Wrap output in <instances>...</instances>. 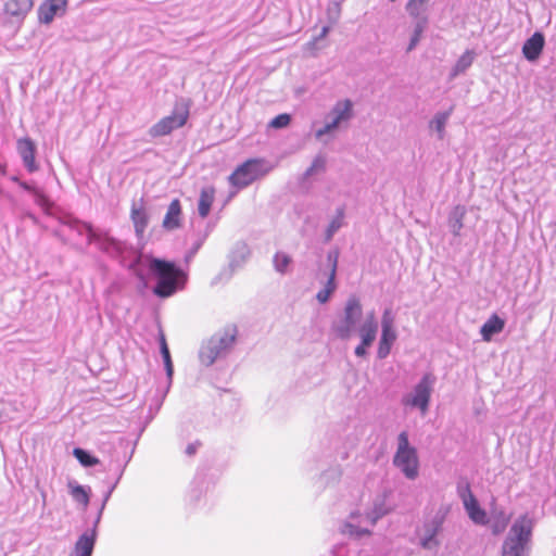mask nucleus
<instances>
[{
  "mask_svg": "<svg viewBox=\"0 0 556 556\" xmlns=\"http://www.w3.org/2000/svg\"><path fill=\"white\" fill-rule=\"evenodd\" d=\"M344 216V207H338L334 217L331 219L325 231L326 242H329L333 238L334 233L343 226Z\"/></svg>",
  "mask_w": 556,
  "mask_h": 556,
  "instance_id": "31",
  "label": "nucleus"
},
{
  "mask_svg": "<svg viewBox=\"0 0 556 556\" xmlns=\"http://www.w3.org/2000/svg\"><path fill=\"white\" fill-rule=\"evenodd\" d=\"M533 526L528 514L519 516L503 542L502 556H526L530 551Z\"/></svg>",
  "mask_w": 556,
  "mask_h": 556,
  "instance_id": "2",
  "label": "nucleus"
},
{
  "mask_svg": "<svg viewBox=\"0 0 556 556\" xmlns=\"http://www.w3.org/2000/svg\"><path fill=\"white\" fill-rule=\"evenodd\" d=\"M457 495L462 500L463 504L465 503V501L468 502L469 500H472L476 497L471 492L469 482L466 480L458 482Z\"/></svg>",
  "mask_w": 556,
  "mask_h": 556,
  "instance_id": "40",
  "label": "nucleus"
},
{
  "mask_svg": "<svg viewBox=\"0 0 556 556\" xmlns=\"http://www.w3.org/2000/svg\"><path fill=\"white\" fill-rule=\"evenodd\" d=\"M328 33H329V27L328 26H324L321 28L320 35H319V37L317 39H321V38L326 37Z\"/></svg>",
  "mask_w": 556,
  "mask_h": 556,
  "instance_id": "49",
  "label": "nucleus"
},
{
  "mask_svg": "<svg viewBox=\"0 0 556 556\" xmlns=\"http://www.w3.org/2000/svg\"><path fill=\"white\" fill-rule=\"evenodd\" d=\"M70 556H92V540L86 536L76 542Z\"/></svg>",
  "mask_w": 556,
  "mask_h": 556,
  "instance_id": "34",
  "label": "nucleus"
},
{
  "mask_svg": "<svg viewBox=\"0 0 556 556\" xmlns=\"http://www.w3.org/2000/svg\"><path fill=\"white\" fill-rule=\"evenodd\" d=\"M326 169V159L323 155H317L311 166L305 170L304 178H308L315 174L321 173Z\"/></svg>",
  "mask_w": 556,
  "mask_h": 556,
  "instance_id": "38",
  "label": "nucleus"
},
{
  "mask_svg": "<svg viewBox=\"0 0 556 556\" xmlns=\"http://www.w3.org/2000/svg\"><path fill=\"white\" fill-rule=\"evenodd\" d=\"M265 165L262 160H248L229 176V182L239 189L245 188L267 173Z\"/></svg>",
  "mask_w": 556,
  "mask_h": 556,
  "instance_id": "10",
  "label": "nucleus"
},
{
  "mask_svg": "<svg viewBox=\"0 0 556 556\" xmlns=\"http://www.w3.org/2000/svg\"><path fill=\"white\" fill-rule=\"evenodd\" d=\"M0 170L3 172V166L0 164Z\"/></svg>",
  "mask_w": 556,
  "mask_h": 556,
  "instance_id": "53",
  "label": "nucleus"
},
{
  "mask_svg": "<svg viewBox=\"0 0 556 556\" xmlns=\"http://www.w3.org/2000/svg\"><path fill=\"white\" fill-rule=\"evenodd\" d=\"M331 556H349L350 546L346 543H339L331 548Z\"/></svg>",
  "mask_w": 556,
  "mask_h": 556,
  "instance_id": "44",
  "label": "nucleus"
},
{
  "mask_svg": "<svg viewBox=\"0 0 556 556\" xmlns=\"http://www.w3.org/2000/svg\"><path fill=\"white\" fill-rule=\"evenodd\" d=\"M34 195H35V201L36 203L41 206L42 208L45 210H48L49 208V200L48 198L43 194L42 191L40 190H34Z\"/></svg>",
  "mask_w": 556,
  "mask_h": 556,
  "instance_id": "45",
  "label": "nucleus"
},
{
  "mask_svg": "<svg viewBox=\"0 0 556 556\" xmlns=\"http://www.w3.org/2000/svg\"><path fill=\"white\" fill-rule=\"evenodd\" d=\"M465 214V207L458 205L448 215V228L455 237L460 236V231L464 227L463 220Z\"/></svg>",
  "mask_w": 556,
  "mask_h": 556,
  "instance_id": "28",
  "label": "nucleus"
},
{
  "mask_svg": "<svg viewBox=\"0 0 556 556\" xmlns=\"http://www.w3.org/2000/svg\"><path fill=\"white\" fill-rule=\"evenodd\" d=\"M17 153L20 154L24 167L28 173H35L38 170V165L36 163V144L35 142L28 138H21L16 142Z\"/></svg>",
  "mask_w": 556,
  "mask_h": 556,
  "instance_id": "16",
  "label": "nucleus"
},
{
  "mask_svg": "<svg viewBox=\"0 0 556 556\" xmlns=\"http://www.w3.org/2000/svg\"><path fill=\"white\" fill-rule=\"evenodd\" d=\"M381 328H395L394 327V315L391 308H386L381 317Z\"/></svg>",
  "mask_w": 556,
  "mask_h": 556,
  "instance_id": "43",
  "label": "nucleus"
},
{
  "mask_svg": "<svg viewBox=\"0 0 556 556\" xmlns=\"http://www.w3.org/2000/svg\"><path fill=\"white\" fill-rule=\"evenodd\" d=\"M505 320L497 314L491 315L490 318L481 326L480 334L482 340L490 342L493 336L501 333L504 330Z\"/></svg>",
  "mask_w": 556,
  "mask_h": 556,
  "instance_id": "21",
  "label": "nucleus"
},
{
  "mask_svg": "<svg viewBox=\"0 0 556 556\" xmlns=\"http://www.w3.org/2000/svg\"><path fill=\"white\" fill-rule=\"evenodd\" d=\"M18 185L26 191H29V192H33L34 193V190H37L36 188H34L33 186H30L29 184L25 182V181H18Z\"/></svg>",
  "mask_w": 556,
  "mask_h": 556,
  "instance_id": "47",
  "label": "nucleus"
},
{
  "mask_svg": "<svg viewBox=\"0 0 556 556\" xmlns=\"http://www.w3.org/2000/svg\"><path fill=\"white\" fill-rule=\"evenodd\" d=\"M353 108L354 104L350 99L337 101L326 115L324 126L315 131V137L321 139L324 136L348 125L354 116Z\"/></svg>",
  "mask_w": 556,
  "mask_h": 556,
  "instance_id": "6",
  "label": "nucleus"
},
{
  "mask_svg": "<svg viewBox=\"0 0 556 556\" xmlns=\"http://www.w3.org/2000/svg\"><path fill=\"white\" fill-rule=\"evenodd\" d=\"M199 445H200V443H198V442L188 444V446L186 447V454L189 456L194 455L198 451Z\"/></svg>",
  "mask_w": 556,
  "mask_h": 556,
  "instance_id": "46",
  "label": "nucleus"
},
{
  "mask_svg": "<svg viewBox=\"0 0 556 556\" xmlns=\"http://www.w3.org/2000/svg\"><path fill=\"white\" fill-rule=\"evenodd\" d=\"M148 263V268L156 278V285L153 292L159 298H168L182 289L186 282V275L174 263L155 258L148 255H138L134 265Z\"/></svg>",
  "mask_w": 556,
  "mask_h": 556,
  "instance_id": "1",
  "label": "nucleus"
},
{
  "mask_svg": "<svg viewBox=\"0 0 556 556\" xmlns=\"http://www.w3.org/2000/svg\"><path fill=\"white\" fill-rule=\"evenodd\" d=\"M425 30V22H418L416 25H415V28H414V31H413V35L410 37V40H409V43L407 46V52H410L413 51L416 46L418 45V42L420 41V38H421V35Z\"/></svg>",
  "mask_w": 556,
  "mask_h": 556,
  "instance_id": "39",
  "label": "nucleus"
},
{
  "mask_svg": "<svg viewBox=\"0 0 556 556\" xmlns=\"http://www.w3.org/2000/svg\"><path fill=\"white\" fill-rule=\"evenodd\" d=\"M291 122V117L289 114H279L277 115L276 117H274L270 123H269V126L271 128H276V129H279V128H283V127H287Z\"/></svg>",
  "mask_w": 556,
  "mask_h": 556,
  "instance_id": "42",
  "label": "nucleus"
},
{
  "mask_svg": "<svg viewBox=\"0 0 556 556\" xmlns=\"http://www.w3.org/2000/svg\"><path fill=\"white\" fill-rule=\"evenodd\" d=\"M291 257L285 252H277L273 260L276 271L286 274L291 264Z\"/></svg>",
  "mask_w": 556,
  "mask_h": 556,
  "instance_id": "37",
  "label": "nucleus"
},
{
  "mask_svg": "<svg viewBox=\"0 0 556 556\" xmlns=\"http://www.w3.org/2000/svg\"><path fill=\"white\" fill-rule=\"evenodd\" d=\"M73 455L84 467H92L100 463L97 457L92 456L89 452L80 447L74 448Z\"/></svg>",
  "mask_w": 556,
  "mask_h": 556,
  "instance_id": "36",
  "label": "nucleus"
},
{
  "mask_svg": "<svg viewBox=\"0 0 556 556\" xmlns=\"http://www.w3.org/2000/svg\"><path fill=\"white\" fill-rule=\"evenodd\" d=\"M448 514V507H440L435 514L424 521L417 530L419 545L427 551L437 549L440 546L438 534L442 531L443 523Z\"/></svg>",
  "mask_w": 556,
  "mask_h": 556,
  "instance_id": "7",
  "label": "nucleus"
},
{
  "mask_svg": "<svg viewBox=\"0 0 556 556\" xmlns=\"http://www.w3.org/2000/svg\"><path fill=\"white\" fill-rule=\"evenodd\" d=\"M544 43L543 34L535 31L522 46L523 56L530 62L535 61L542 53Z\"/></svg>",
  "mask_w": 556,
  "mask_h": 556,
  "instance_id": "19",
  "label": "nucleus"
},
{
  "mask_svg": "<svg viewBox=\"0 0 556 556\" xmlns=\"http://www.w3.org/2000/svg\"><path fill=\"white\" fill-rule=\"evenodd\" d=\"M189 118V104L181 101L176 103L170 115L163 117L150 129L152 137H163L182 127Z\"/></svg>",
  "mask_w": 556,
  "mask_h": 556,
  "instance_id": "9",
  "label": "nucleus"
},
{
  "mask_svg": "<svg viewBox=\"0 0 556 556\" xmlns=\"http://www.w3.org/2000/svg\"><path fill=\"white\" fill-rule=\"evenodd\" d=\"M215 199V189L213 187H205L200 192L198 202V212L202 218H205Z\"/></svg>",
  "mask_w": 556,
  "mask_h": 556,
  "instance_id": "26",
  "label": "nucleus"
},
{
  "mask_svg": "<svg viewBox=\"0 0 556 556\" xmlns=\"http://www.w3.org/2000/svg\"><path fill=\"white\" fill-rule=\"evenodd\" d=\"M453 109L445 112H438L430 122V128L438 132V138L443 139L445 134L446 123L452 114Z\"/></svg>",
  "mask_w": 556,
  "mask_h": 556,
  "instance_id": "30",
  "label": "nucleus"
},
{
  "mask_svg": "<svg viewBox=\"0 0 556 556\" xmlns=\"http://www.w3.org/2000/svg\"><path fill=\"white\" fill-rule=\"evenodd\" d=\"M137 277L142 280L144 282V276L142 275V273L140 270H137L136 273Z\"/></svg>",
  "mask_w": 556,
  "mask_h": 556,
  "instance_id": "50",
  "label": "nucleus"
},
{
  "mask_svg": "<svg viewBox=\"0 0 556 556\" xmlns=\"http://www.w3.org/2000/svg\"><path fill=\"white\" fill-rule=\"evenodd\" d=\"M12 180H13V181H16V182H18V181H20V180H18V178H17V177H15V176H14V177H12Z\"/></svg>",
  "mask_w": 556,
  "mask_h": 556,
  "instance_id": "51",
  "label": "nucleus"
},
{
  "mask_svg": "<svg viewBox=\"0 0 556 556\" xmlns=\"http://www.w3.org/2000/svg\"><path fill=\"white\" fill-rule=\"evenodd\" d=\"M92 243L112 257H121L128 249L125 242L112 238L106 233L96 232Z\"/></svg>",
  "mask_w": 556,
  "mask_h": 556,
  "instance_id": "15",
  "label": "nucleus"
},
{
  "mask_svg": "<svg viewBox=\"0 0 556 556\" xmlns=\"http://www.w3.org/2000/svg\"><path fill=\"white\" fill-rule=\"evenodd\" d=\"M160 352L164 362V367L166 371V382L162 390H157V400H156V408L159 409L166 396V394L169 391V388L172 386V379L174 374V366L169 353V349L166 343V339L164 334H161L160 337Z\"/></svg>",
  "mask_w": 556,
  "mask_h": 556,
  "instance_id": "14",
  "label": "nucleus"
},
{
  "mask_svg": "<svg viewBox=\"0 0 556 556\" xmlns=\"http://www.w3.org/2000/svg\"><path fill=\"white\" fill-rule=\"evenodd\" d=\"M434 383L435 377L431 372L425 374L419 382L414 387L413 391L402 397L403 405L418 408L422 414H425L429 408Z\"/></svg>",
  "mask_w": 556,
  "mask_h": 556,
  "instance_id": "8",
  "label": "nucleus"
},
{
  "mask_svg": "<svg viewBox=\"0 0 556 556\" xmlns=\"http://www.w3.org/2000/svg\"><path fill=\"white\" fill-rule=\"evenodd\" d=\"M473 62V53L471 51H466L456 62L454 67L452 68L451 76L454 78L462 73H465Z\"/></svg>",
  "mask_w": 556,
  "mask_h": 556,
  "instance_id": "33",
  "label": "nucleus"
},
{
  "mask_svg": "<svg viewBox=\"0 0 556 556\" xmlns=\"http://www.w3.org/2000/svg\"><path fill=\"white\" fill-rule=\"evenodd\" d=\"M389 511L390 508L387 506L386 500L377 497L372 502V506L364 515L352 513L350 520L342 526L341 532L355 538L369 535L371 532L368 527H374Z\"/></svg>",
  "mask_w": 556,
  "mask_h": 556,
  "instance_id": "3",
  "label": "nucleus"
},
{
  "mask_svg": "<svg viewBox=\"0 0 556 556\" xmlns=\"http://www.w3.org/2000/svg\"><path fill=\"white\" fill-rule=\"evenodd\" d=\"M33 8L34 0H8L3 11L14 21L23 22Z\"/></svg>",
  "mask_w": 556,
  "mask_h": 556,
  "instance_id": "17",
  "label": "nucleus"
},
{
  "mask_svg": "<svg viewBox=\"0 0 556 556\" xmlns=\"http://www.w3.org/2000/svg\"><path fill=\"white\" fill-rule=\"evenodd\" d=\"M67 486L73 500L76 503L81 504L83 507L86 508L89 505L90 501V489H86L85 486L76 483L75 481H70Z\"/></svg>",
  "mask_w": 556,
  "mask_h": 556,
  "instance_id": "29",
  "label": "nucleus"
},
{
  "mask_svg": "<svg viewBox=\"0 0 556 556\" xmlns=\"http://www.w3.org/2000/svg\"><path fill=\"white\" fill-rule=\"evenodd\" d=\"M236 341V330L227 329L214 334L200 350V361L205 366H211L217 358L225 356Z\"/></svg>",
  "mask_w": 556,
  "mask_h": 556,
  "instance_id": "5",
  "label": "nucleus"
},
{
  "mask_svg": "<svg viewBox=\"0 0 556 556\" xmlns=\"http://www.w3.org/2000/svg\"><path fill=\"white\" fill-rule=\"evenodd\" d=\"M362 316V305L357 298L351 296L344 307L343 317L333 324V331L338 338L342 340L349 339L354 329L356 323Z\"/></svg>",
  "mask_w": 556,
  "mask_h": 556,
  "instance_id": "11",
  "label": "nucleus"
},
{
  "mask_svg": "<svg viewBox=\"0 0 556 556\" xmlns=\"http://www.w3.org/2000/svg\"><path fill=\"white\" fill-rule=\"evenodd\" d=\"M393 465L409 480H415L419 475L417 450L410 445L406 431H402L397 435V446L393 457Z\"/></svg>",
  "mask_w": 556,
  "mask_h": 556,
  "instance_id": "4",
  "label": "nucleus"
},
{
  "mask_svg": "<svg viewBox=\"0 0 556 556\" xmlns=\"http://www.w3.org/2000/svg\"><path fill=\"white\" fill-rule=\"evenodd\" d=\"M67 9V0H45L37 10L40 24L49 25L56 16H63Z\"/></svg>",
  "mask_w": 556,
  "mask_h": 556,
  "instance_id": "13",
  "label": "nucleus"
},
{
  "mask_svg": "<svg viewBox=\"0 0 556 556\" xmlns=\"http://www.w3.org/2000/svg\"><path fill=\"white\" fill-rule=\"evenodd\" d=\"M190 496H191V498H192L194 502H199V500H200V491H198V490H192V491H191Z\"/></svg>",
  "mask_w": 556,
  "mask_h": 556,
  "instance_id": "48",
  "label": "nucleus"
},
{
  "mask_svg": "<svg viewBox=\"0 0 556 556\" xmlns=\"http://www.w3.org/2000/svg\"><path fill=\"white\" fill-rule=\"evenodd\" d=\"M427 1L428 0H409V2L406 5V10L412 16L417 17L420 15L422 7Z\"/></svg>",
  "mask_w": 556,
  "mask_h": 556,
  "instance_id": "41",
  "label": "nucleus"
},
{
  "mask_svg": "<svg viewBox=\"0 0 556 556\" xmlns=\"http://www.w3.org/2000/svg\"><path fill=\"white\" fill-rule=\"evenodd\" d=\"M377 332L378 321L376 320L375 312H370L357 329V333L361 338V343L354 350L357 357H365L367 355V349L370 348L376 340Z\"/></svg>",
  "mask_w": 556,
  "mask_h": 556,
  "instance_id": "12",
  "label": "nucleus"
},
{
  "mask_svg": "<svg viewBox=\"0 0 556 556\" xmlns=\"http://www.w3.org/2000/svg\"><path fill=\"white\" fill-rule=\"evenodd\" d=\"M134 223L135 231L138 237H142L149 223V217L143 206V202H134L130 213Z\"/></svg>",
  "mask_w": 556,
  "mask_h": 556,
  "instance_id": "20",
  "label": "nucleus"
},
{
  "mask_svg": "<svg viewBox=\"0 0 556 556\" xmlns=\"http://www.w3.org/2000/svg\"><path fill=\"white\" fill-rule=\"evenodd\" d=\"M201 243L195 244L194 252L200 248Z\"/></svg>",
  "mask_w": 556,
  "mask_h": 556,
  "instance_id": "52",
  "label": "nucleus"
},
{
  "mask_svg": "<svg viewBox=\"0 0 556 556\" xmlns=\"http://www.w3.org/2000/svg\"><path fill=\"white\" fill-rule=\"evenodd\" d=\"M463 505L466 513L468 514V517L471 519L472 522L481 526L488 523L486 513L484 509L480 507L476 497L469 500L468 502L465 501Z\"/></svg>",
  "mask_w": 556,
  "mask_h": 556,
  "instance_id": "25",
  "label": "nucleus"
},
{
  "mask_svg": "<svg viewBox=\"0 0 556 556\" xmlns=\"http://www.w3.org/2000/svg\"><path fill=\"white\" fill-rule=\"evenodd\" d=\"M250 255L249 247L245 243L239 242L236 244L229 257V266L231 269L241 267Z\"/></svg>",
  "mask_w": 556,
  "mask_h": 556,
  "instance_id": "27",
  "label": "nucleus"
},
{
  "mask_svg": "<svg viewBox=\"0 0 556 556\" xmlns=\"http://www.w3.org/2000/svg\"><path fill=\"white\" fill-rule=\"evenodd\" d=\"M115 488H113L112 485L109 488V490L105 492L104 496H103V501H102V504L100 506V509H99V513L97 515V518L93 522V526L92 528L86 530L83 534L79 535V538L77 539L76 542H79L83 538H88L89 540L91 539L92 540V549L94 548V545H96V541H97V536H98V525L101 520V517H102V513L105 508V505L108 503V501L110 500L113 491H114Z\"/></svg>",
  "mask_w": 556,
  "mask_h": 556,
  "instance_id": "24",
  "label": "nucleus"
},
{
  "mask_svg": "<svg viewBox=\"0 0 556 556\" xmlns=\"http://www.w3.org/2000/svg\"><path fill=\"white\" fill-rule=\"evenodd\" d=\"M181 205L178 199H174L163 219V227L167 230H174L180 226Z\"/></svg>",
  "mask_w": 556,
  "mask_h": 556,
  "instance_id": "23",
  "label": "nucleus"
},
{
  "mask_svg": "<svg viewBox=\"0 0 556 556\" xmlns=\"http://www.w3.org/2000/svg\"><path fill=\"white\" fill-rule=\"evenodd\" d=\"M328 262L331 265V270L328 277V280L325 285V287L318 291L316 299L319 303L324 304L328 302L330 299V295L336 290V274H337V265H338V253L337 252H330L328 253Z\"/></svg>",
  "mask_w": 556,
  "mask_h": 556,
  "instance_id": "18",
  "label": "nucleus"
},
{
  "mask_svg": "<svg viewBox=\"0 0 556 556\" xmlns=\"http://www.w3.org/2000/svg\"><path fill=\"white\" fill-rule=\"evenodd\" d=\"M397 339L395 328H381V336L378 343L377 357L384 359L391 352L392 345Z\"/></svg>",
  "mask_w": 556,
  "mask_h": 556,
  "instance_id": "22",
  "label": "nucleus"
},
{
  "mask_svg": "<svg viewBox=\"0 0 556 556\" xmlns=\"http://www.w3.org/2000/svg\"><path fill=\"white\" fill-rule=\"evenodd\" d=\"M68 227L77 232L79 236H85L87 239V242L89 244L92 243V240H94L96 231L92 229V227L87 223H81L79 220H71L68 223Z\"/></svg>",
  "mask_w": 556,
  "mask_h": 556,
  "instance_id": "32",
  "label": "nucleus"
},
{
  "mask_svg": "<svg viewBox=\"0 0 556 556\" xmlns=\"http://www.w3.org/2000/svg\"><path fill=\"white\" fill-rule=\"evenodd\" d=\"M129 459H130V457L125 459V460L111 459L108 469L113 471L114 475H115V480L112 483L113 488H116V485L118 484L119 480L122 479V477L124 475V471H125V468H126Z\"/></svg>",
  "mask_w": 556,
  "mask_h": 556,
  "instance_id": "35",
  "label": "nucleus"
}]
</instances>
